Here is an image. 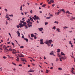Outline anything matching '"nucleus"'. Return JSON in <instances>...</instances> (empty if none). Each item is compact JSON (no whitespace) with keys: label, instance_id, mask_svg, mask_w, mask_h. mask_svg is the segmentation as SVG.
<instances>
[{"label":"nucleus","instance_id":"62","mask_svg":"<svg viewBox=\"0 0 75 75\" xmlns=\"http://www.w3.org/2000/svg\"><path fill=\"white\" fill-rule=\"evenodd\" d=\"M5 10L6 11H7V9H5Z\"/></svg>","mask_w":75,"mask_h":75},{"label":"nucleus","instance_id":"24","mask_svg":"<svg viewBox=\"0 0 75 75\" xmlns=\"http://www.w3.org/2000/svg\"><path fill=\"white\" fill-rule=\"evenodd\" d=\"M58 69L59 70H60V71H61V70H62V69L60 67Z\"/></svg>","mask_w":75,"mask_h":75},{"label":"nucleus","instance_id":"6","mask_svg":"<svg viewBox=\"0 0 75 75\" xmlns=\"http://www.w3.org/2000/svg\"><path fill=\"white\" fill-rule=\"evenodd\" d=\"M30 19H28V20L27 21V23H28V25L30 24H32V23L30 22Z\"/></svg>","mask_w":75,"mask_h":75},{"label":"nucleus","instance_id":"23","mask_svg":"<svg viewBox=\"0 0 75 75\" xmlns=\"http://www.w3.org/2000/svg\"><path fill=\"white\" fill-rule=\"evenodd\" d=\"M59 13H60V12H57L56 13H55V14H57V15H59Z\"/></svg>","mask_w":75,"mask_h":75},{"label":"nucleus","instance_id":"42","mask_svg":"<svg viewBox=\"0 0 75 75\" xmlns=\"http://www.w3.org/2000/svg\"><path fill=\"white\" fill-rule=\"evenodd\" d=\"M56 61L57 62L58 61V59H58V58H56Z\"/></svg>","mask_w":75,"mask_h":75},{"label":"nucleus","instance_id":"33","mask_svg":"<svg viewBox=\"0 0 75 75\" xmlns=\"http://www.w3.org/2000/svg\"><path fill=\"white\" fill-rule=\"evenodd\" d=\"M50 44H48L47 45H48V47H50L51 46V43H49Z\"/></svg>","mask_w":75,"mask_h":75},{"label":"nucleus","instance_id":"3","mask_svg":"<svg viewBox=\"0 0 75 75\" xmlns=\"http://www.w3.org/2000/svg\"><path fill=\"white\" fill-rule=\"evenodd\" d=\"M0 46L1 47H2L4 49H7V47H6V46L4 45H3V44H2L1 45H0Z\"/></svg>","mask_w":75,"mask_h":75},{"label":"nucleus","instance_id":"9","mask_svg":"<svg viewBox=\"0 0 75 75\" xmlns=\"http://www.w3.org/2000/svg\"><path fill=\"white\" fill-rule=\"evenodd\" d=\"M21 61H23V62H24V61H25V62H27L26 60H25V59H24V58H21Z\"/></svg>","mask_w":75,"mask_h":75},{"label":"nucleus","instance_id":"48","mask_svg":"<svg viewBox=\"0 0 75 75\" xmlns=\"http://www.w3.org/2000/svg\"><path fill=\"white\" fill-rule=\"evenodd\" d=\"M18 52H16L15 54L16 56H17V54H16V53H18Z\"/></svg>","mask_w":75,"mask_h":75},{"label":"nucleus","instance_id":"47","mask_svg":"<svg viewBox=\"0 0 75 75\" xmlns=\"http://www.w3.org/2000/svg\"><path fill=\"white\" fill-rule=\"evenodd\" d=\"M13 51H15V52H16V50L14 49H12Z\"/></svg>","mask_w":75,"mask_h":75},{"label":"nucleus","instance_id":"32","mask_svg":"<svg viewBox=\"0 0 75 75\" xmlns=\"http://www.w3.org/2000/svg\"><path fill=\"white\" fill-rule=\"evenodd\" d=\"M12 65H15V66L16 65V64L13 62H12Z\"/></svg>","mask_w":75,"mask_h":75},{"label":"nucleus","instance_id":"5","mask_svg":"<svg viewBox=\"0 0 75 75\" xmlns=\"http://www.w3.org/2000/svg\"><path fill=\"white\" fill-rule=\"evenodd\" d=\"M34 17H35V18H34V17H32L33 18V19H39V17H38V16L37 17V16L36 15H35L34 16Z\"/></svg>","mask_w":75,"mask_h":75},{"label":"nucleus","instance_id":"12","mask_svg":"<svg viewBox=\"0 0 75 75\" xmlns=\"http://www.w3.org/2000/svg\"><path fill=\"white\" fill-rule=\"evenodd\" d=\"M38 30H39L40 31H42L43 30V28H39Z\"/></svg>","mask_w":75,"mask_h":75},{"label":"nucleus","instance_id":"29","mask_svg":"<svg viewBox=\"0 0 75 75\" xmlns=\"http://www.w3.org/2000/svg\"><path fill=\"white\" fill-rule=\"evenodd\" d=\"M69 11H67V12H66V14H67V13H68V14H69Z\"/></svg>","mask_w":75,"mask_h":75},{"label":"nucleus","instance_id":"59","mask_svg":"<svg viewBox=\"0 0 75 75\" xmlns=\"http://www.w3.org/2000/svg\"><path fill=\"white\" fill-rule=\"evenodd\" d=\"M10 43V42H7V44H9Z\"/></svg>","mask_w":75,"mask_h":75},{"label":"nucleus","instance_id":"18","mask_svg":"<svg viewBox=\"0 0 75 75\" xmlns=\"http://www.w3.org/2000/svg\"><path fill=\"white\" fill-rule=\"evenodd\" d=\"M57 51L58 52H60V49H57Z\"/></svg>","mask_w":75,"mask_h":75},{"label":"nucleus","instance_id":"27","mask_svg":"<svg viewBox=\"0 0 75 75\" xmlns=\"http://www.w3.org/2000/svg\"><path fill=\"white\" fill-rule=\"evenodd\" d=\"M20 10H21V11L23 10V9L22 8V5L21 6Z\"/></svg>","mask_w":75,"mask_h":75},{"label":"nucleus","instance_id":"64","mask_svg":"<svg viewBox=\"0 0 75 75\" xmlns=\"http://www.w3.org/2000/svg\"><path fill=\"white\" fill-rule=\"evenodd\" d=\"M19 66H20V67H21L22 66V65L21 64H19Z\"/></svg>","mask_w":75,"mask_h":75},{"label":"nucleus","instance_id":"36","mask_svg":"<svg viewBox=\"0 0 75 75\" xmlns=\"http://www.w3.org/2000/svg\"><path fill=\"white\" fill-rule=\"evenodd\" d=\"M48 24V22H45V25H47V24Z\"/></svg>","mask_w":75,"mask_h":75},{"label":"nucleus","instance_id":"28","mask_svg":"<svg viewBox=\"0 0 75 75\" xmlns=\"http://www.w3.org/2000/svg\"><path fill=\"white\" fill-rule=\"evenodd\" d=\"M16 27H17V28H19V27H20V26H19V25H17L16 26Z\"/></svg>","mask_w":75,"mask_h":75},{"label":"nucleus","instance_id":"34","mask_svg":"<svg viewBox=\"0 0 75 75\" xmlns=\"http://www.w3.org/2000/svg\"><path fill=\"white\" fill-rule=\"evenodd\" d=\"M8 16H10V17H13V14H11V15H9Z\"/></svg>","mask_w":75,"mask_h":75},{"label":"nucleus","instance_id":"22","mask_svg":"<svg viewBox=\"0 0 75 75\" xmlns=\"http://www.w3.org/2000/svg\"><path fill=\"white\" fill-rule=\"evenodd\" d=\"M51 2H52V0H51L50 2L48 3V4H51Z\"/></svg>","mask_w":75,"mask_h":75},{"label":"nucleus","instance_id":"39","mask_svg":"<svg viewBox=\"0 0 75 75\" xmlns=\"http://www.w3.org/2000/svg\"><path fill=\"white\" fill-rule=\"evenodd\" d=\"M54 23H56V24H58V22L55 21L54 22Z\"/></svg>","mask_w":75,"mask_h":75},{"label":"nucleus","instance_id":"8","mask_svg":"<svg viewBox=\"0 0 75 75\" xmlns=\"http://www.w3.org/2000/svg\"><path fill=\"white\" fill-rule=\"evenodd\" d=\"M19 57L17 56L16 57V60L17 61H20V59H19Z\"/></svg>","mask_w":75,"mask_h":75},{"label":"nucleus","instance_id":"10","mask_svg":"<svg viewBox=\"0 0 75 75\" xmlns=\"http://www.w3.org/2000/svg\"><path fill=\"white\" fill-rule=\"evenodd\" d=\"M34 71L33 70L30 69V70L28 71V72H34Z\"/></svg>","mask_w":75,"mask_h":75},{"label":"nucleus","instance_id":"14","mask_svg":"<svg viewBox=\"0 0 75 75\" xmlns=\"http://www.w3.org/2000/svg\"><path fill=\"white\" fill-rule=\"evenodd\" d=\"M61 55H64V56H65V54H64V53L63 52H61Z\"/></svg>","mask_w":75,"mask_h":75},{"label":"nucleus","instance_id":"60","mask_svg":"<svg viewBox=\"0 0 75 75\" xmlns=\"http://www.w3.org/2000/svg\"><path fill=\"white\" fill-rule=\"evenodd\" d=\"M53 69V67H52L50 68V69Z\"/></svg>","mask_w":75,"mask_h":75},{"label":"nucleus","instance_id":"2","mask_svg":"<svg viewBox=\"0 0 75 75\" xmlns=\"http://www.w3.org/2000/svg\"><path fill=\"white\" fill-rule=\"evenodd\" d=\"M52 42V40H50L49 41L46 40L45 42V43L46 44H51Z\"/></svg>","mask_w":75,"mask_h":75},{"label":"nucleus","instance_id":"40","mask_svg":"<svg viewBox=\"0 0 75 75\" xmlns=\"http://www.w3.org/2000/svg\"><path fill=\"white\" fill-rule=\"evenodd\" d=\"M6 25H7L8 24V22H7V21H6Z\"/></svg>","mask_w":75,"mask_h":75},{"label":"nucleus","instance_id":"50","mask_svg":"<svg viewBox=\"0 0 75 75\" xmlns=\"http://www.w3.org/2000/svg\"><path fill=\"white\" fill-rule=\"evenodd\" d=\"M15 41H16V43L18 44V43L17 42V40H15Z\"/></svg>","mask_w":75,"mask_h":75},{"label":"nucleus","instance_id":"30","mask_svg":"<svg viewBox=\"0 0 75 75\" xmlns=\"http://www.w3.org/2000/svg\"><path fill=\"white\" fill-rule=\"evenodd\" d=\"M32 25H28V27H29V28H30V27H32Z\"/></svg>","mask_w":75,"mask_h":75},{"label":"nucleus","instance_id":"25","mask_svg":"<svg viewBox=\"0 0 75 75\" xmlns=\"http://www.w3.org/2000/svg\"><path fill=\"white\" fill-rule=\"evenodd\" d=\"M34 35H33V34H31V37H34Z\"/></svg>","mask_w":75,"mask_h":75},{"label":"nucleus","instance_id":"4","mask_svg":"<svg viewBox=\"0 0 75 75\" xmlns=\"http://www.w3.org/2000/svg\"><path fill=\"white\" fill-rule=\"evenodd\" d=\"M18 55L21 58H22V57H24V56L21 53H20V54H18Z\"/></svg>","mask_w":75,"mask_h":75},{"label":"nucleus","instance_id":"19","mask_svg":"<svg viewBox=\"0 0 75 75\" xmlns=\"http://www.w3.org/2000/svg\"><path fill=\"white\" fill-rule=\"evenodd\" d=\"M59 30L60 29L59 28L57 29V31L58 32H59V33H61V31H60V30Z\"/></svg>","mask_w":75,"mask_h":75},{"label":"nucleus","instance_id":"61","mask_svg":"<svg viewBox=\"0 0 75 75\" xmlns=\"http://www.w3.org/2000/svg\"><path fill=\"white\" fill-rule=\"evenodd\" d=\"M55 6V4H53L52 5V7H54V6Z\"/></svg>","mask_w":75,"mask_h":75},{"label":"nucleus","instance_id":"63","mask_svg":"<svg viewBox=\"0 0 75 75\" xmlns=\"http://www.w3.org/2000/svg\"><path fill=\"white\" fill-rule=\"evenodd\" d=\"M0 69H1V71H2V68L1 67L0 68Z\"/></svg>","mask_w":75,"mask_h":75},{"label":"nucleus","instance_id":"56","mask_svg":"<svg viewBox=\"0 0 75 75\" xmlns=\"http://www.w3.org/2000/svg\"><path fill=\"white\" fill-rule=\"evenodd\" d=\"M62 11H64V12H65V11H64V10L63 9H62Z\"/></svg>","mask_w":75,"mask_h":75},{"label":"nucleus","instance_id":"21","mask_svg":"<svg viewBox=\"0 0 75 75\" xmlns=\"http://www.w3.org/2000/svg\"><path fill=\"white\" fill-rule=\"evenodd\" d=\"M47 6V5L45 4H43L42 6V7H45V6Z\"/></svg>","mask_w":75,"mask_h":75},{"label":"nucleus","instance_id":"20","mask_svg":"<svg viewBox=\"0 0 75 75\" xmlns=\"http://www.w3.org/2000/svg\"><path fill=\"white\" fill-rule=\"evenodd\" d=\"M63 28L64 30H65V29H66V28H67L68 27L66 26H64V27H63Z\"/></svg>","mask_w":75,"mask_h":75},{"label":"nucleus","instance_id":"44","mask_svg":"<svg viewBox=\"0 0 75 75\" xmlns=\"http://www.w3.org/2000/svg\"><path fill=\"white\" fill-rule=\"evenodd\" d=\"M40 42H43V39H40Z\"/></svg>","mask_w":75,"mask_h":75},{"label":"nucleus","instance_id":"15","mask_svg":"<svg viewBox=\"0 0 75 75\" xmlns=\"http://www.w3.org/2000/svg\"><path fill=\"white\" fill-rule=\"evenodd\" d=\"M52 52V53H50V55H54V53H52V52H53V51H52V52Z\"/></svg>","mask_w":75,"mask_h":75},{"label":"nucleus","instance_id":"52","mask_svg":"<svg viewBox=\"0 0 75 75\" xmlns=\"http://www.w3.org/2000/svg\"><path fill=\"white\" fill-rule=\"evenodd\" d=\"M30 13H33V10H31L30 11Z\"/></svg>","mask_w":75,"mask_h":75},{"label":"nucleus","instance_id":"11","mask_svg":"<svg viewBox=\"0 0 75 75\" xmlns=\"http://www.w3.org/2000/svg\"><path fill=\"white\" fill-rule=\"evenodd\" d=\"M61 57L59 58V59H63V60H64V59H66V58H67V57Z\"/></svg>","mask_w":75,"mask_h":75},{"label":"nucleus","instance_id":"26","mask_svg":"<svg viewBox=\"0 0 75 75\" xmlns=\"http://www.w3.org/2000/svg\"><path fill=\"white\" fill-rule=\"evenodd\" d=\"M46 73H48V72H50V70H48L47 69H46Z\"/></svg>","mask_w":75,"mask_h":75},{"label":"nucleus","instance_id":"37","mask_svg":"<svg viewBox=\"0 0 75 75\" xmlns=\"http://www.w3.org/2000/svg\"><path fill=\"white\" fill-rule=\"evenodd\" d=\"M3 58H4V59H6V58H7V57L5 56H4L3 57Z\"/></svg>","mask_w":75,"mask_h":75},{"label":"nucleus","instance_id":"51","mask_svg":"<svg viewBox=\"0 0 75 75\" xmlns=\"http://www.w3.org/2000/svg\"><path fill=\"white\" fill-rule=\"evenodd\" d=\"M52 3H54V0H52Z\"/></svg>","mask_w":75,"mask_h":75},{"label":"nucleus","instance_id":"31","mask_svg":"<svg viewBox=\"0 0 75 75\" xmlns=\"http://www.w3.org/2000/svg\"><path fill=\"white\" fill-rule=\"evenodd\" d=\"M20 48H24V46H21L20 47Z\"/></svg>","mask_w":75,"mask_h":75},{"label":"nucleus","instance_id":"43","mask_svg":"<svg viewBox=\"0 0 75 75\" xmlns=\"http://www.w3.org/2000/svg\"><path fill=\"white\" fill-rule=\"evenodd\" d=\"M12 45H13V47H14V44L13 43H12Z\"/></svg>","mask_w":75,"mask_h":75},{"label":"nucleus","instance_id":"55","mask_svg":"<svg viewBox=\"0 0 75 75\" xmlns=\"http://www.w3.org/2000/svg\"><path fill=\"white\" fill-rule=\"evenodd\" d=\"M40 44L41 45L44 44V42H41L40 43Z\"/></svg>","mask_w":75,"mask_h":75},{"label":"nucleus","instance_id":"54","mask_svg":"<svg viewBox=\"0 0 75 75\" xmlns=\"http://www.w3.org/2000/svg\"><path fill=\"white\" fill-rule=\"evenodd\" d=\"M58 57H59L60 58V57H62V56H61V55H58Z\"/></svg>","mask_w":75,"mask_h":75},{"label":"nucleus","instance_id":"46","mask_svg":"<svg viewBox=\"0 0 75 75\" xmlns=\"http://www.w3.org/2000/svg\"><path fill=\"white\" fill-rule=\"evenodd\" d=\"M9 50H10V51H13V49H11V48H10L9 49Z\"/></svg>","mask_w":75,"mask_h":75},{"label":"nucleus","instance_id":"17","mask_svg":"<svg viewBox=\"0 0 75 75\" xmlns=\"http://www.w3.org/2000/svg\"><path fill=\"white\" fill-rule=\"evenodd\" d=\"M24 40L26 41V42H28V39L24 38Z\"/></svg>","mask_w":75,"mask_h":75},{"label":"nucleus","instance_id":"7","mask_svg":"<svg viewBox=\"0 0 75 75\" xmlns=\"http://www.w3.org/2000/svg\"><path fill=\"white\" fill-rule=\"evenodd\" d=\"M24 19H22L23 21H22L21 20L20 21V23H23V24H26V22H24Z\"/></svg>","mask_w":75,"mask_h":75},{"label":"nucleus","instance_id":"13","mask_svg":"<svg viewBox=\"0 0 75 75\" xmlns=\"http://www.w3.org/2000/svg\"><path fill=\"white\" fill-rule=\"evenodd\" d=\"M17 34L19 37H20V32H19V31H17Z\"/></svg>","mask_w":75,"mask_h":75},{"label":"nucleus","instance_id":"1","mask_svg":"<svg viewBox=\"0 0 75 75\" xmlns=\"http://www.w3.org/2000/svg\"><path fill=\"white\" fill-rule=\"evenodd\" d=\"M19 25H20V28H21V27H23V26H25V27H26L25 29L28 28V26L27 25H26L24 24V23H23V25H22V23H19Z\"/></svg>","mask_w":75,"mask_h":75},{"label":"nucleus","instance_id":"53","mask_svg":"<svg viewBox=\"0 0 75 75\" xmlns=\"http://www.w3.org/2000/svg\"><path fill=\"white\" fill-rule=\"evenodd\" d=\"M22 38H24V36L23 35L22 36Z\"/></svg>","mask_w":75,"mask_h":75},{"label":"nucleus","instance_id":"41","mask_svg":"<svg viewBox=\"0 0 75 75\" xmlns=\"http://www.w3.org/2000/svg\"><path fill=\"white\" fill-rule=\"evenodd\" d=\"M6 18H8V15H6Z\"/></svg>","mask_w":75,"mask_h":75},{"label":"nucleus","instance_id":"35","mask_svg":"<svg viewBox=\"0 0 75 75\" xmlns=\"http://www.w3.org/2000/svg\"><path fill=\"white\" fill-rule=\"evenodd\" d=\"M52 28V29H54V30H55L56 29V28H55V26H54Z\"/></svg>","mask_w":75,"mask_h":75},{"label":"nucleus","instance_id":"57","mask_svg":"<svg viewBox=\"0 0 75 75\" xmlns=\"http://www.w3.org/2000/svg\"><path fill=\"white\" fill-rule=\"evenodd\" d=\"M34 39H37V37L35 36H34Z\"/></svg>","mask_w":75,"mask_h":75},{"label":"nucleus","instance_id":"45","mask_svg":"<svg viewBox=\"0 0 75 75\" xmlns=\"http://www.w3.org/2000/svg\"><path fill=\"white\" fill-rule=\"evenodd\" d=\"M69 44H70L71 45H72V44L71 43V41H69Z\"/></svg>","mask_w":75,"mask_h":75},{"label":"nucleus","instance_id":"16","mask_svg":"<svg viewBox=\"0 0 75 75\" xmlns=\"http://www.w3.org/2000/svg\"><path fill=\"white\" fill-rule=\"evenodd\" d=\"M49 16H50V17H51H51H53V15L51 14V13H49Z\"/></svg>","mask_w":75,"mask_h":75},{"label":"nucleus","instance_id":"58","mask_svg":"<svg viewBox=\"0 0 75 75\" xmlns=\"http://www.w3.org/2000/svg\"><path fill=\"white\" fill-rule=\"evenodd\" d=\"M71 47H72V48H73V47H74V46H73L72 45H72H71Z\"/></svg>","mask_w":75,"mask_h":75},{"label":"nucleus","instance_id":"49","mask_svg":"<svg viewBox=\"0 0 75 75\" xmlns=\"http://www.w3.org/2000/svg\"><path fill=\"white\" fill-rule=\"evenodd\" d=\"M46 18H47V19H50V17H47Z\"/></svg>","mask_w":75,"mask_h":75},{"label":"nucleus","instance_id":"38","mask_svg":"<svg viewBox=\"0 0 75 75\" xmlns=\"http://www.w3.org/2000/svg\"><path fill=\"white\" fill-rule=\"evenodd\" d=\"M12 53H13V54H16V52H14V51H12Z\"/></svg>","mask_w":75,"mask_h":75}]
</instances>
